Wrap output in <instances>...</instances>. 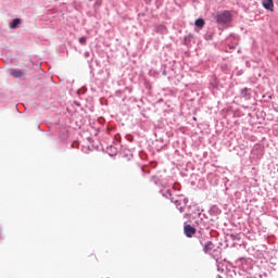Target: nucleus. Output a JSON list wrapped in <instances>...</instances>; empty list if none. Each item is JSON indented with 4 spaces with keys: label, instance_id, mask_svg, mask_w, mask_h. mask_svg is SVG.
<instances>
[{
    "label": "nucleus",
    "instance_id": "obj_1",
    "mask_svg": "<svg viewBox=\"0 0 278 278\" xmlns=\"http://www.w3.org/2000/svg\"><path fill=\"white\" fill-rule=\"evenodd\" d=\"M231 18H233V16L229 11L217 13L215 16V21L219 23V25H229V23H231Z\"/></svg>",
    "mask_w": 278,
    "mask_h": 278
},
{
    "label": "nucleus",
    "instance_id": "obj_2",
    "mask_svg": "<svg viewBox=\"0 0 278 278\" xmlns=\"http://www.w3.org/2000/svg\"><path fill=\"white\" fill-rule=\"evenodd\" d=\"M184 233L187 236V238H192V236H194V233H197V228H194L190 225H186L184 227Z\"/></svg>",
    "mask_w": 278,
    "mask_h": 278
},
{
    "label": "nucleus",
    "instance_id": "obj_3",
    "mask_svg": "<svg viewBox=\"0 0 278 278\" xmlns=\"http://www.w3.org/2000/svg\"><path fill=\"white\" fill-rule=\"evenodd\" d=\"M11 75L12 77H15V79H21L22 77H25V72L22 70H12Z\"/></svg>",
    "mask_w": 278,
    "mask_h": 278
},
{
    "label": "nucleus",
    "instance_id": "obj_4",
    "mask_svg": "<svg viewBox=\"0 0 278 278\" xmlns=\"http://www.w3.org/2000/svg\"><path fill=\"white\" fill-rule=\"evenodd\" d=\"M263 7L265 8V10H270V12H273V8L275 7V4L273 3V0H264Z\"/></svg>",
    "mask_w": 278,
    "mask_h": 278
},
{
    "label": "nucleus",
    "instance_id": "obj_5",
    "mask_svg": "<svg viewBox=\"0 0 278 278\" xmlns=\"http://www.w3.org/2000/svg\"><path fill=\"white\" fill-rule=\"evenodd\" d=\"M21 25V20L20 18H14L10 24L9 27L10 29H16Z\"/></svg>",
    "mask_w": 278,
    "mask_h": 278
},
{
    "label": "nucleus",
    "instance_id": "obj_6",
    "mask_svg": "<svg viewBox=\"0 0 278 278\" xmlns=\"http://www.w3.org/2000/svg\"><path fill=\"white\" fill-rule=\"evenodd\" d=\"M214 249V243L212 241H207L204 245L203 251L205 253H210Z\"/></svg>",
    "mask_w": 278,
    "mask_h": 278
},
{
    "label": "nucleus",
    "instance_id": "obj_7",
    "mask_svg": "<svg viewBox=\"0 0 278 278\" xmlns=\"http://www.w3.org/2000/svg\"><path fill=\"white\" fill-rule=\"evenodd\" d=\"M205 25V21L203 18H198L195 21V27H198L199 29H201L202 27H204Z\"/></svg>",
    "mask_w": 278,
    "mask_h": 278
},
{
    "label": "nucleus",
    "instance_id": "obj_8",
    "mask_svg": "<svg viewBox=\"0 0 278 278\" xmlns=\"http://www.w3.org/2000/svg\"><path fill=\"white\" fill-rule=\"evenodd\" d=\"M156 34H167L166 33V27L165 26H159L157 27V30H156Z\"/></svg>",
    "mask_w": 278,
    "mask_h": 278
},
{
    "label": "nucleus",
    "instance_id": "obj_9",
    "mask_svg": "<svg viewBox=\"0 0 278 278\" xmlns=\"http://www.w3.org/2000/svg\"><path fill=\"white\" fill-rule=\"evenodd\" d=\"M79 42H80V45H86V37H81V38L79 39Z\"/></svg>",
    "mask_w": 278,
    "mask_h": 278
},
{
    "label": "nucleus",
    "instance_id": "obj_10",
    "mask_svg": "<svg viewBox=\"0 0 278 278\" xmlns=\"http://www.w3.org/2000/svg\"><path fill=\"white\" fill-rule=\"evenodd\" d=\"M247 92H248V89H247V88L242 90V94H243L244 97H247Z\"/></svg>",
    "mask_w": 278,
    "mask_h": 278
},
{
    "label": "nucleus",
    "instance_id": "obj_11",
    "mask_svg": "<svg viewBox=\"0 0 278 278\" xmlns=\"http://www.w3.org/2000/svg\"><path fill=\"white\" fill-rule=\"evenodd\" d=\"M190 37H186L185 38V42L188 43V40H189Z\"/></svg>",
    "mask_w": 278,
    "mask_h": 278
}]
</instances>
